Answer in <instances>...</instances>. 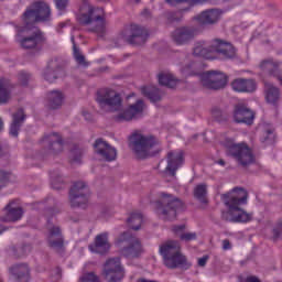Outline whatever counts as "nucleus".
Segmentation results:
<instances>
[{
	"mask_svg": "<svg viewBox=\"0 0 282 282\" xmlns=\"http://www.w3.org/2000/svg\"><path fill=\"white\" fill-rule=\"evenodd\" d=\"M96 100L101 109L117 111L116 120L118 122H129L141 118L144 113V101L142 99H139L135 104L122 109V97H120V94L113 89H100L97 93Z\"/></svg>",
	"mask_w": 282,
	"mask_h": 282,
	"instance_id": "obj_1",
	"label": "nucleus"
},
{
	"mask_svg": "<svg viewBox=\"0 0 282 282\" xmlns=\"http://www.w3.org/2000/svg\"><path fill=\"white\" fill-rule=\"evenodd\" d=\"M221 199L228 208V212L223 213L225 221L246 224L252 220V214H248L241 208V206L248 204V192L246 189L236 187L231 192L223 194Z\"/></svg>",
	"mask_w": 282,
	"mask_h": 282,
	"instance_id": "obj_2",
	"label": "nucleus"
},
{
	"mask_svg": "<svg viewBox=\"0 0 282 282\" xmlns=\"http://www.w3.org/2000/svg\"><path fill=\"white\" fill-rule=\"evenodd\" d=\"M214 54H218L223 58H235L237 51L232 44L219 39L212 42H197L194 46V56L212 59L215 58Z\"/></svg>",
	"mask_w": 282,
	"mask_h": 282,
	"instance_id": "obj_3",
	"label": "nucleus"
},
{
	"mask_svg": "<svg viewBox=\"0 0 282 282\" xmlns=\"http://www.w3.org/2000/svg\"><path fill=\"white\" fill-rule=\"evenodd\" d=\"M77 21L82 25H91L90 32L96 34H105L107 31V21H105V11L100 8H95L89 4V1L84 0L79 7Z\"/></svg>",
	"mask_w": 282,
	"mask_h": 282,
	"instance_id": "obj_4",
	"label": "nucleus"
},
{
	"mask_svg": "<svg viewBox=\"0 0 282 282\" xmlns=\"http://www.w3.org/2000/svg\"><path fill=\"white\" fill-rule=\"evenodd\" d=\"M181 250L182 247L180 242L175 240H169L160 246V253L164 259V265H166V268L171 270H175V268L188 270L191 262L186 260V257L182 254Z\"/></svg>",
	"mask_w": 282,
	"mask_h": 282,
	"instance_id": "obj_5",
	"label": "nucleus"
},
{
	"mask_svg": "<svg viewBox=\"0 0 282 282\" xmlns=\"http://www.w3.org/2000/svg\"><path fill=\"white\" fill-rule=\"evenodd\" d=\"M160 141L151 135H144L140 132H134L130 137V149L139 160H144L158 153Z\"/></svg>",
	"mask_w": 282,
	"mask_h": 282,
	"instance_id": "obj_6",
	"label": "nucleus"
},
{
	"mask_svg": "<svg viewBox=\"0 0 282 282\" xmlns=\"http://www.w3.org/2000/svg\"><path fill=\"white\" fill-rule=\"evenodd\" d=\"M223 144L227 149V155L234 158L239 166L246 167L254 164V154L248 144L235 143L232 139H226Z\"/></svg>",
	"mask_w": 282,
	"mask_h": 282,
	"instance_id": "obj_7",
	"label": "nucleus"
},
{
	"mask_svg": "<svg viewBox=\"0 0 282 282\" xmlns=\"http://www.w3.org/2000/svg\"><path fill=\"white\" fill-rule=\"evenodd\" d=\"M158 214L162 219L171 221L177 217V210L182 209L184 203L180 200V198L161 192L159 194V202H158Z\"/></svg>",
	"mask_w": 282,
	"mask_h": 282,
	"instance_id": "obj_8",
	"label": "nucleus"
},
{
	"mask_svg": "<svg viewBox=\"0 0 282 282\" xmlns=\"http://www.w3.org/2000/svg\"><path fill=\"white\" fill-rule=\"evenodd\" d=\"M184 164V152L182 150H174L167 152L165 159L159 163V171L163 177H172L175 180L177 171Z\"/></svg>",
	"mask_w": 282,
	"mask_h": 282,
	"instance_id": "obj_9",
	"label": "nucleus"
},
{
	"mask_svg": "<svg viewBox=\"0 0 282 282\" xmlns=\"http://www.w3.org/2000/svg\"><path fill=\"white\" fill-rule=\"evenodd\" d=\"M23 21L28 26L39 22L47 23L52 21V10L45 2H35L24 12Z\"/></svg>",
	"mask_w": 282,
	"mask_h": 282,
	"instance_id": "obj_10",
	"label": "nucleus"
},
{
	"mask_svg": "<svg viewBox=\"0 0 282 282\" xmlns=\"http://www.w3.org/2000/svg\"><path fill=\"white\" fill-rule=\"evenodd\" d=\"M31 28H32V25L28 26V24H25V28L20 30L19 34H18V39L23 33L30 34V35L24 36L21 40H18L21 47H23L24 50H34L35 47H41L47 43V37H45V34L43 32L39 31V29H34L30 33Z\"/></svg>",
	"mask_w": 282,
	"mask_h": 282,
	"instance_id": "obj_11",
	"label": "nucleus"
},
{
	"mask_svg": "<svg viewBox=\"0 0 282 282\" xmlns=\"http://www.w3.org/2000/svg\"><path fill=\"white\" fill-rule=\"evenodd\" d=\"M89 197V187L85 182L74 183L69 192V202L73 208H85Z\"/></svg>",
	"mask_w": 282,
	"mask_h": 282,
	"instance_id": "obj_12",
	"label": "nucleus"
},
{
	"mask_svg": "<svg viewBox=\"0 0 282 282\" xmlns=\"http://www.w3.org/2000/svg\"><path fill=\"white\" fill-rule=\"evenodd\" d=\"M119 36L130 45H144L149 39V31L138 24H132L124 29Z\"/></svg>",
	"mask_w": 282,
	"mask_h": 282,
	"instance_id": "obj_13",
	"label": "nucleus"
},
{
	"mask_svg": "<svg viewBox=\"0 0 282 282\" xmlns=\"http://www.w3.org/2000/svg\"><path fill=\"white\" fill-rule=\"evenodd\" d=\"M200 83L207 89H224L228 85V76L219 70H212L200 75Z\"/></svg>",
	"mask_w": 282,
	"mask_h": 282,
	"instance_id": "obj_14",
	"label": "nucleus"
},
{
	"mask_svg": "<svg viewBox=\"0 0 282 282\" xmlns=\"http://www.w3.org/2000/svg\"><path fill=\"white\" fill-rule=\"evenodd\" d=\"M123 241L128 242V247L123 248L121 251L123 257L135 258L142 254V242H140V239L129 235V232H123L118 238V243H122Z\"/></svg>",
	"mask_w": 282,
	"mask_h": 282,
	"instance_id": "obj_15",
	"label": "nucleus"
},
{
	"mask_svg": "<svg viewBox=\"0 0 282 282\" xmlns=\"http://www.w3.org/2000/svg\"><path fill=\"white\" fill-rule=\"evenodd\" d=\"M104 276L108 282L122 281L124 278V270H122V265H120V258H112L106 262Z\"/></svg>",
	"mask_w": 282,
	"mask_h": 282,
	"instance_id": "obj_16",
	"label": "nucleus"
},
{
	"mask_svg": "<svg viewBox=\"0 0 282 282\" xmlns=\"http://www.w3.org/2000/svg\"><path fill=\"white\" fill-rule=\"evenodd\" d=\"M197 36V30L193 26H181L172 32V41L176 45H187Z\"/></svg>",
	"mask_w": 282,
	"mask_h": 282,
	"instance_id": "obj_17",
	"label": "nucleus"
},
{
	"mask_svg": "<svg viewBox=\"0 0 282 282\" xmlns=\"http://www.w3.org/2000/svg\"><path fill=\"white\" fill-rule=\"evenodd\" d=\"M95 153L101 158V160H106V162H113L118 156V151L116 148L109 145L106 141L98 139L95 144Z\"/></svg>",
	"mask_w": 282,
	"mask_h": 282,
	"instance_id": "obj_18",
	"label": "nucleus"
},
{
	"mask_svg": "<svg viewBox=\"0 0 282 282\" xmlns=\"http://www.w3.org/2000/svg\"><path fill=\"white\" fill-rule=\"evenodd\" d=\"M90 252L96 254H105L108 252L111 245L109 243V232L105 231L96 236L95 242L88 246Z\"/></svg>",
	"mask_w": 282,
	"mask_h": 282,
	"instance_id": "obj_19",
	"label": "nucleus"
},
{
	"mask_svg": "<svg viewBox=\"0 0 282 282\" xmlns=\"http://www.w3.org/2000/svg\"><path fill=\"white\" fill-rule=\"evenodd\" d=\"M47 230V243L50 248H53V250H61V248H63V236L61 235V228L48 223Z\"/></svg>",
	"mask_w": 282,
	"mask_h": 282,
	"instance_id": "obj_20",
	"label": "nucleus"
},
{
	"mask_svg": "<svg viewBox=\"0 0 282 282\" xmlns=\"http://www.w3.org/2000/svg\"><path fill=\"white\" fill-rule=\"evenodd\" d=\"M234 118H235L236 122H239V123L242 122L245 124H252V122L254 120V112H252V110H250L245 105L240 104V105H237L235 108Z\"/></svg>",
	"mask_w": 282,
	"mask_h": 282,
	"instance_id": "obj_21",
	"label": "nucleus"
},
{
	"mask_svg": "<svg viewBox=\"0 0 282 282\" xmlns=\"http://www.w3.org/2000/svg\"><path fill=\"white\" fill-rule=\"evenodd\" d=\"M199 25H213L221 19V12L217 9L203 11L200 14L195 17Z\"/></svg>",
	"mask_w": 282,
	"mask_h": 282,
	"instance_id": "obj_22",
	"label": "nucleus"
},
{
	"mask_svg": "<svg viewBox=\"0 0 282 282\" xmlns=\"http://www.w3.org/2000/svg\"><path fill=\"white\" fill-rule=\"evenodd\" d=\"M42 144L48 147V153H61L63 151V139L58 133H51L43 138Z\"/></svg>",
	"mask_w": 282,
	"mask_h": 282,
	"instance_id": "obj_23",
	"label": "nucleus"
},
{
	"mask_svg": "<svg viewBox=\"0 0 282 282\" xmlns=\"http://www.w3.org/2000/svg\"><path fill=\"white\" fill-rule=\"evenodd\" d=\"M231 88L239 94H250L257 89V83L253 79L237 78L231 83Z\"/></svg>",
	"mask_w": 282,
	"mask_h": 282,
	"instance_id": "obj_24",
	"label": "nucleus"
},
{
	"mask_svg": "<svg viewBox=\"0 0 282 282\" xmlns=\"http://www.w3.org/2000/svg\"><path fill=\"white\" fill-rule=\"evenodd\" d=\"M23 217V208L17 206V203L10 202L4 207V215L2 217V221H19Z\"/></svg>",
	"mask_w": 282,
	"mask_h": 282,
	"instance_id": "obj_25",
	"label": "nucleus"
},
{
	"mask_svg": "<svg viewBox=\"0 0 282 282\" xmlns=\"http://www.w3.org/2000/svg\"><path fill=\"white\" fill-rule=\"evenodd\" d=\"M12 89L14 85L9 78H0V105H8L12 99Z\"/></svg>",
	"mask_w": 282,
	"mask_h": 282,
	"instance_id": "obj_26",
	"label": "nucleus"
},
{
	"mask_svg": "<svg viewBox=\"0 0 282 282\" xmlns=\"http://www.w3.org/2000/svg\"><path fill=\"white\" fill-rule=\"evenodd\" d=\"M24 121H25V112H23V109H19L15 113H13V120L9 131L12 138L19 137V130L21 129Z\"/></svg>",
	"mask_w": 282,
	"mask_h": 282,
	"instance_id": "obj_27",
	"label": "nucleus"
},
{
	"mask_svg": "<svg viewBox=\"0 0 282 282\" xmlns=\"http://www.w3.org/2000/svg\"><path fill=\"white\" fill-rule=\"evenodd\" d=\"M281 67V62H274L273 59H265L261 62L260 68L262 72H267L271 76H278V80L282 84V75L279 76V68Z\"/></svg>",
	"mask_w": 282,
	"mask_h": 282,
	"instance_id": "obj_28",
	"label": "nucleus"
},
{
	"mask_svg": "<svg viewBox=\"0 0 282 282\" xmlns=\"http://www.w3.org/2000/svg\"><path fill=\"white\" fill-rule=\"evenodd\" d=\"M48 109H61L65 102V95L61 90H52L47 94Z\"/></svg>",
	"mask_w": 282,
	"mask_h": 282,
	"instance_id": "obj_29",
	"label": "nucleus"
},
{
	"mask_svg": "<svg viewBox=\"0 0 282 282\" xmlns=\"http://www.w3.org/2000/svg\"><path fill=\"white\" fill-rule=\"evenodd\" d=\"M11 274H13L19 282L30 281V268H28V264H17L12 267Z\"/></svg>",
	"mask_w": 282,
	"mask_h": 282,
	"instance_id": "obj_30",
	"label": "nucleus"
},
{
	"mask_svg": "<svg viewBox=\"0 0 282 282\" xmlns=\"http://www.w3.org/2000/svg\"><path fill=\"white\" fill-rule=\"evenodd\" d=\"M184 230H186L185 225H178V226L172 227V231L174 232V235H176V237L181 239V241L188 242V241H195V239H197L196 232L184 231Z\"/></svg>",
	"mask_w": 282,
	"mask_h": 282,
	"instance_id": "obj_31",
	"label": "nucleus"
},
{
	"mask_svg": "<svg viewBox=\"0 0 282 282\" xmlns=\"http://www.w3.org/2000/svg\"><path fill=\"white\" fill-rule=\"evenodd\" d=\"M177 78H175L171 73L159 74V84L163 87H169L170 89H173L177 86Z\"/></svg>",
	"mask_w": 282,
	"mask_h": 282,
	"instance_id": "obj_32",
	"label": "nucleus"
},
{
	"mask_svg": "<svg viewBox=\"0 0 282 282\" xmlns=\"http://www.w3.org/2000/svg\"><path fill=\"white\" fill-rule=\"evenodd\" d=\"M264 91H265L267 102L274 105V102L279 100V88L274 87V85L270 83H265Z\"/></svg>",
	"mask_w": 282,
	"mask_h": 282,
	"instance_id": "obj_33",
	"label": "nucleus"
},
{
	"mask_svg": "<svg viewBox=\"0 0 282 282\" xmlns=\"http://www.w3.org/2000/svg\"><path fill=\"white\" fill-rule=\"evenodd\" d=\"M141 91L147 96V98H149V100H151V102H160V100H162L160 89L154 86H145Z\"/></svg>",
	"mask_w": 282,
	"mask_h": 282,
	"instance_id": "obj_34",
	"label": "nucleus"
},
{
	"mask_svg": "<svg viewBox=\"0 0 282 282\" xmlns=\"http://www.w3.org/2000/svg\"><path fill=\"white\" fill-rule=\"evenodd\" d=\"M142 214L134 212L130 214L127 224L132 230H140V226H142Z\"/></svg>",
	"mask_w": 282,
	"mask_h": 282,
	"instance_id": "obj_35",
	"label": "nucleus"
},
{
	"mask_svg": "<svg viewBox=\"0 0 282 282\" xmlns=\"http://www.w3.org/2000/svg\"><path fill=\"white\" fill-rule=\"evenodd\" d=\"M63 74V70L61 68L54 69L52 67H46L43 72V78L47 83H54L56 78H58Z\"/></svg>",
	"mask_w": 282,
	"mask_h": 282,
	"instance_id": "obj_36",
	"label": "nucleus"
},
{
	"mask_svg": "<svg viewBox=\"0 0 282 282\" xmlns=\"http://www.w3.org/2000/svg\"><path fill=\"white\" fill-rule=\"evenodd\" d=\"M206 185L200 184L197 185L194 189V196L196 197V199H198V202H200L202 204H207V199H206Z\"/></svg>",
	"mask_w": 282,
	"mask_h": 282,
	"instance_id": "obj_37",
	"label": "nucleus"
},
{
	"mask_svg": "<svg viewBox=\"0 0 282 282\" xmlns=\"http://www.w3.org/2000/svg\"><path fill=\"white\" fill-rule=\"evenodd\" d=\"M70 41L73 43V54H74L75 61L78 63V65H87V62H85V55L82 54L78 47L76 46L74 36L70 37Z\"/></svg>",
	"mask_w": 282,
	"mask_h": 282,
	"instance_id": "obj_38",
	"label": "nucleus"
},
{
	"mask_svg": "<svg viewBox=\"0 0 282 282\" xmlns=\"http://www.w3.org/2000/svg\"><path fill=\"white\" fill-rule=\"evenodd\" d=\"M83 158V150L79 148H75L70 151L69 160L72 164H80V160Z\"/></svg>",
	"mask_w": 282,
	"mask_h": 282,
	"instance_id": "obj_39",
	"label": "nucleus"
},
{
	"mask_svg": "<svg viewBox=\"0 0 282 282\" xmlns=\"http://www.w3.org/2000/svg\"><path fill=\"white\" fill-rule=\"evenodd\" d=\"M170 6H180V3H189L195 6L196 3H206L207 0H166Z\"/></svg>",
	"mask_w": 282,
	"mask_h": 282,
	"instance_id": "obj_40",
	"label": "nucleus"
},
{
	"mask_svg": "<svg viewBox=\"0 0 282 282\" xmlns=\"http://www.w3.org/2000/svg\"><path fill=\"white\" fill-rule=\"evenodd\" d=\"M56 9L58 10L59 14H63L67 10L69 6V0H54Z\"/></svg>",
	"mask_w": 282,
	"mask_h": 282,
	"instance_id": "obj_41",
	"label": "nucleus"
},
{
	"mask_svg": "<svg viewBox=\"0 0 282 282\" xmlns=\"http://www.w3.org/2000/svg\"><path fill=\"white\" fill-rule=\"evenodd\" d=\"M31 78H32V76L25 72H20V74L18 75V80H19L20 85H28V83H30Z\"/></svg>",
	"mask_w": 282,
	"mask_h": 282,
	"instance_id": "obj_42",
	"label": "nucleus"
},
{
	"mask_svg": "<svg viewBox=\"0 0 282 282\" xmlns=\"http://www.w3.org/2000/svg\"><path fill=\"white\" fill-rule=\"evenodd\" d=\"M79 282H100L98 275L94 273H86L80 279Z\"/></svg>",
	"mask_w": 282,
	"mask_h": 282,
	"instance_id": "obj_43",
	"label": "nucleus"
},
{
	"mask_svg": "<svg viewBox=\"0 0 282 282\" xmlns=\"http://www.w3.org/2000/svg\"><path fill=\"white\" fill-rule=\"evenodd\" d=\"M8 180H10V173L0 171V188L1 186H6V182H8Z\"/></svg>",
	"mask_w": 282,
	"mask_h": 282,
	"instance_id": "obj_44",
	"label": "nucleus"
},
{
	"mask_svg": "<svg viewBox=\"0 0 282 282\" xmlns=\"http://www.w3.org/2000/svg\"><path fill=\"white\" fill-rule=\"evenodd\" d=\"M268 140H274V130L270 129L264 132V142Z\"/></svg>",
	"mask_w": 282,
	"mask_h": 282,
	"instance_id": "obj_45",
	"label": "nucleus"
},
{
	"mask_svg": "<svg viewBox=\"0 0 282 282\" xmlns=\"http://www.w3.org/2000/svg\"><path fill=\"white\" fill-rule=\"evenodd\" d=\"M281 232H282V226L279 225L273 229V239L274 240L279 239L281 237Z\"/></svg>",
	"mask_w": 282,
	"mask_h": 282,
	"instance_id": "obj_46",
	"label": "nucleus"
},
{
	"mask_svg": "<svg viewBox=\"0 0 282 282\" xmlns=\"http://www.w3.org/2000/svg\"><path fill=\"white\" fill-rule=\"evenodd\" d=\"M232 249V245L230 243V240L225 239L223 240V250H231Z\"/></svg>",
	"mask_w": 282,
	"mask_h": 282,
	"instance_id": "obj_47",
	"label": "nucleus"
},
{
	"mask_svg": "<svg viewBox=\"0 0 282 282\" xmlns=\"http://www.w3.org/2000/svg\"><path fill=\"white\" fill-rule=\"evenodd\" d=\"M206 263H208V256H204L203 258L198 259V265L200 268H204L206 265Z\"/></svg>",
	"mask_w": 282,
	"mask_h": 282,
	"instance_id": "obj_48",
	"label": "nucleus"
},
{
	"mask_svg": "<svg viewBox=\"0 0 282 282\" xmlns=\"http://www.w3.org/2000/svg\"><path fill=\"white\" fill-rule=\"evenodd\" d=\"M246 282H261V280L254 275H250L246 279Z\"/></svg>",
	"mask_w": 282,
	"mask_h": 282,
	"instance_id": "obj_49",
	"label": "nucleus"
},
{
	"mask_svg": "<svg viewBox=\"0 0 282 282\" xmlns=\"http://www.w3.org/2000/svg\"><path fill=\"white\" fill-rule=\"evenodd\" d=\"M218 164H220V166H226V161L219 160V161H218Z\"/></svg>",
	"mask_w": 282,
	"mask_h": 282,
	"instance_id": "obj_50",
	"label": "nucleus"
},
{
	"mask_svg": "<svg viewBox=\"0 0 282 282\" xmlns=\"http://www.w3.org/2000/svg\"><path fill=\"white\" fill-rule=\"evenodd\" d=\"M0 131H3V120L0 118Z\"/></svg>",
	"mask_w": 282,
	"mask_h": 282,
	"instance_id": "obj_51",
	"label": "nucleus"
},
{
	"mask_svg": "<svg viewBox=\"0 0 282 282\" xmlns=\"http://www.w3.org/2000/svg\"><path fill=\"white\" fill-rule=\"evenodd\" d=\"M66 26H67V23L65 22L59 23V28H66Z\"/></svg>",
	"mask_w": 282,
	"mask_h": 282,
	"instance_id": "obj_52",
	"label": "nucleus"
},
{
	"mask_svg": "<svg viewBox=\"0 0 282 282\" xmlns=\"http://www.w3.org/2000/svg\"><path fill=\"white\" fill-rule=\"evenodd\" d=\"M3 230H6V229H3V227L0 225V235H1V232H3Z\"/></svg>",
	"mask_w": 282,
	"mask_h": 282,
	"instance_id": "obj_53",
	"label": "nucleus"
},
{
	"mask_svg": "<svg viewBox=\"0 0 282 282\" xmlns=\"http://www.w3.org/2000/svg\"><path fill=\"white\" fill-rule=\"evenodd\" d=\"M0 282H2V281L0 280Z\"/></svg>",
	"mask_w": 282,
	"mask_h": 282,
	"instance_id": "obj_54",
	"label": "nucleus"
}]
</instances>
